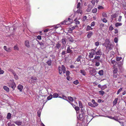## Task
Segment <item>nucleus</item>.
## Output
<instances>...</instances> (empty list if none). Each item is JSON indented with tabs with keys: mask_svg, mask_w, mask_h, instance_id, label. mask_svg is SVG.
Here are the masks:
<instances>
[{
	"mask_svg": "<svg viewBox=\"0 0 126 126\" xmlns=\"http://www.w3.org/2000/svg\"><path fill=\"white\" fill-rule=\"evenodd\" d=\"M72 21V20L70 18H68V19H66L63 22H61L62 24H65L68 25L71 24Z\"/></svg>",
	"mask_w": 126,
	"mask_h": 126,
	"instance_id": "f257e3e1",
	"label": "nucleus"
},
{
	"mask_svg": "<svg viewBox=\"0 0 126 126\" xmlns=\"http://www.w3.org/2000/svg\"><path fill=\"white\" fill-rule=\"evenodd\" d=\"M58 70L59 73L60 74H62V72H63V73H65V68L63 65H62L61 67L59 66Z\"/></svg>",
	"mask_w": 126,
	"mask_h": 126,
	"instance_id": "f03ea898",
	"label": "nucleus"
},
{
	"mask_svg": "<svg viewBox=\"0 0 126 126\" xmlns=\"http://www.w3.org/2000/svg\"><path fill=\"white\" fill-rule=\"evenodd\" d=\"M8 86L10 87H11L13 89L15 88L16 87V84L13 80H11L10 82L8 83Z\"/></svg>",
	"mask_w": 126,
	"mask_h": 126,
	"instance_id": "7ed1b4c3",
	"label": "nucleus"
},
{
	"mask_svg": "<svg viewBox=\"0 0 126 126\" xmlns=\"http://www.w3.org/2000/svg\"><path fill=\"white\" fill-rule=\"evenodd\" d=\"M96 48L91 49V52L89 53V56L90 58H92L94 57V55L96 54Z\"/></svg>",
	"mask_w": 126,
	"mask_h": 126,
	"instance_id": "20e7f679",
	"label": "nucleus"
},
{
	"mask_svg": "<svg viewBox=\"0 0 126 126\" xmlns=\"http://www.w3.org/2000/svg\"><path fill=\"white\" fill-rule=\"evenodd\" d=\"M67 46L68 47H67V49L66 50L67 53H71L73 52V51L72 50H71L73 48L71 46H70L69 45H68Z\"/></svg>",
	"mask_w": 126,
	"mask_h": 126,
	"instance_id": "39448f33",
	"label": "nucleus"
},
{
	"mask_svg": "<svg viewBox=\"0 0 126 126\" xmlns=\"http://www.w3.org/2000/svg\"><path fill=\"white\" fill-rule=\"evenodd\" d=\"M105 46L107 48H108L109 50H111L112 49L113 47V46L111 43H108L107 44V46L106 45H105Z\"/></svg>",
	"mask_w": 126,
	"mask_h": 126,
	"instance_id": "423d86ee",
	"label": "nucleus"
},
{
	"mask_svg": "<svg viewBox=\"0 0 126 126\" xmlns=\"http://www.w3.org/2000/svg\"><path fill=\"white\" fill-rule=\"evenodd\" d=\"M31 79H32V81L33 83H36L37 78L35 76H32L31 78Z\"/></svg>",
	"mask_w": 126,
	"mask_h": 126,
	"instance_id": "0eeeda50",
	"label": "nucleus"
},
{
	"mask_svg": "<svg viewBox=\"0 0 126 126\" xmlns=\"http://www.w3.org/2000/svg\"><path fill=\"white\" fill-rule=\"evenodd\" d=\"M117 121L118 122L121 124V125L122 126H126V125H125V124H126V122L124 123L123 122L120 121L118 120V121Z\"/></svg>",
	"mask_w": 126,
	"mask_h": 126,
	"instance_id": "6e6552de",
	"label": "nucleus"
},
{
	"mask_svg": "<svg viewBox=\"0 0 126 126\" xmlns=\"http://www.w3.org/2000/svg\"><path fill=\"white\" fill-rule=\"evenodd\" d=\"M92 8V6L91 5H89L88 6V7L87 9V11L88 12H89L90 11L91 9Z\"/></svg>",
	"mask_w": 126,
	"mask_h": 126,
	"instance_id": "1a4fd4ad",
	"label": "nucleus"
},
{
	"mask_svg": "<svg viewBox=\"0 0 126 126\" xmlns=\"http://www.w3.org/2000/svg\"><path fill=\"white\" fill-rule=\"evenodd\" d=\"M3 47L4 49L8 52H10L11 51V49L10 48H7L6 46H4Z\"/></svg>",
	"mask_w": 126,
	"mask_h": 126,
	"instance_id": "9d476101",
	"label": "nucleus"
},
{
	"mask_svg": "<svg viewBox=\"0 0 126 126\" xmlns=\"http://www.w3.org/2000/svg\"><path fill=\"white\" fill-rule=\"evenodd\" d=\"M61 45L59 43V42H57L56 44V47L58 49H59L61 47Z\"/></svg>",
	"mask_w": 126,
	"mask_h": 126,
	"instance_id": "9b49d317",
	"label": "nucleus"
},
{
	"mask_svg": "<svg viewBox=\"0 0 126 126\" xmlns=\"http://www.w3.org/2000/svg\"><path fill=\"white\" fill-rule=\"evenodd\" d=\"M46 63L49 66L51 65L52 64V61L51 60V59H50L48 60L46 62Z\"/></svg>",
	"mask_w": 126,
	"mask_h": 126,
	"instance_id": "f8f14e48",
	"label": "nucleus"
},
{
	"mask_svg": "<svg viewBox=\"0 0 126 126\" xmlns=\"http://www.w3.org/2000/svg\"><path fill=\"white\" fill-rule=\"evenodd\" d=\"M102 54V53L101 50H98L96 52V55L101 56Z\"/></svg>",
	"mask_w": 126,
	"mask_h": 126,
	"instance_id": "ddd939ff",
	"label": "nucleus"
},
{
	"mask_svg": "<svg viewBox=\"0 0 126 126\" xmlns=\"http://www.w3.org/2000/svg\"><path fill=\"white\" fill-rule=\"evenodd\" d=\"M23 87L22 85H21L19 84L17 88L20 91H21L23 89Z\"/></svg>",
	"mask_w": 126,
	"mask_h": 126,
	"instance_id": "4468645a",
	"label": "nucleus"
},
{
	"mask_svg": "<svg viewBox=\"0 0 126 126\" xmlns=\"http://www.w3.org/2000/svg\"><path fill=\"white\" fill-rule=\"evenodd\" d=\"M3 88L7 92H9V88L6 86H4L3 87Z\"/></svg>",
	"mask_w": 126,
	"mask_h": 126,
	"instance_id": "2eb2a0df",
	"label": "nucleus"
},
{
	"mask_svg": "<svg viewBox=\"0 0 126 126\" xmlns=\"http://www.w3.org/2000/svg\"><path fill=\"white\" fill-rule=\"evenodd\" d=\"M81 113L79 115V117L80 118H82L83 117V115L84 114V112L83 111V110H81Z\"/></svg>",
	"mask_w": 126,
	"mask_h": 126,
	"instance_id": "dca6fc26",
	"label": "nucleus"
},
{
	"mask_svg": "<svg viewBox=\"0 0 126 126\" xmlns=\"http://www.w3.org/2000/svg\"><path fill=\"white\" fill-rule=\"evenodd\" d=\"M25 45L27 47H29L30 46L29 42L28 40H26L25 41Z\"/></svg>",
	"mask_w": 126,
	"mask_h": 126,
	"instance_id": "f3484780",
	"label": "nucleus"
},
{
	"mask_svg": "<svg viewBox=\"0 0 126 126\" xmlns=\"http://www.w3.org/2000/svg\"><path fill=\"white\" fill-rule=\"evenodd\" d=\"M110 41L109 39H107L105 40V43L103 44V45L104 46L105 45H106V44H108V43H110Z\"/></svg>",
	"mask_w": 126,
	"mask_h": 126,
	"instance_id": "a211bd4d",
	"label": "nucleus"
},
{
	"mask_svg": "<svg viewBox=\"0 0 126 126\" xmlns=\"http://www.w3.org/2000/svg\"><path fill=\"white\" fill-rule=\"evenodd\" d=\"M62 42L63 45L65 46L66 43V39L65 38H63L62 39Z\"/></svg>",
	"mask_w": 126,
	"mask_h": 126,
	"instance_id": "6ab92c4d",
	"label": "nucleus"
},
{
	"mask_svg": "<svg viewBox=\"0 0 126 126\" xmlns=\"http://www.w3.org/2000/svg\"><path fill=\"white\" fill-rule=\"evenodd\" d=\"M116 17V15L115 14H114L111 15V19H110L111 22H112V20H113L114 18H115Z\"/></svg>",
	"mask_w": 126,
	"mask_h": 126,
	"instance_id": "aec40b11",
	"label": "nucleus"
},
{
	"mask_svg": "<svg viewBox=\"0 0 126 126\" xmlns=\"http://www.w3.org/2000/svg\"><path fill=\"white\" fill-rule=\"evenodd\" d=\"M118 100L117 98H116L113 101V106L115 105L117 103V102Z\"/></svg>",
	"mask_w": 126,
	"mask_h": 126,
	"instance_id": "412c9836",
	"label": "nucleus"
},
{
	"mask_svg": "<svg viewBox=\"0 0 126 126\" xmlns=\"http://www.w3.org/2000/svg\"><path fill=\"white\" fill-rule=\"evenodd\" d=\"M98 1V0H92L91 1V2L93 5H94L95 4V2L97 3Z\"/></svg>",
	"mask_w": 126,
	"mask_h": 126,
	"instance_id": "4be33fe9",
	"label": "nucleus"
},
{
	"mask_svg": "<svg viewBox=\"0 0 126 126\" xmlns=\"http://www.w3.org/2000/svg\"><path fill=\"white\" fill-rule=\"evenodd\" d=\"M122 24L121 23L117 22L115 24V26L116 27H118L119 26L122 25Z\"/></svg>",
	"mask_w": 126,
	"mask_h": 126,
	"instance_id": "5701e85b",
	"label": "nucleus"
},
{
	"mask_svg": "<svg viewBox=\"0 0 126 126\" xmlns=\"http://www.w3.org/2000/svg\"><path fill=\"white\" fill-rule=\"evenodd\" d=\"M98 74L100 76H102L103 75V70H100L98 73Z\"/></svg>",
	"mask_w": 126,
	"mask_h": 126,
	"instance_id": "b1692460",
	"label": "nucleus"
},
{
	"mask_svg": "<svg viewBox=\"0 0 126 126\" xmlns=\"http://www.w3.org/2000/svg\"><path fill=\"white\" fill-rule=\"evenodd\" d=\"M82 58L81 56V55H79L78 56L77 58L76 59V61L77 62H79L80 61V60Z\"/></svg>",
	"mask_w": 126,
	"mask_h": 126,
	"instance_id": "393cba45",
	"label": "nucleus"
},
{
	"mask_svg": "<svg viewBox=\"0 0 126 126\" xmlns=\"http://www.w3.org/2000/svg\"><path fill=\"white\" fill-rule=\"evenodd\" d=\"M11 116V114L10 113H8L7 116V118L8 119H10Z\"/></svg>",
	"mask_w": 126,
	"mask_h": 126,
	"instance_id": "a878e982",
	"label": "nucleus"
},
{
	"mask_svg": "<svg viewBox=\"0 0 126 126\" xmlns=\"http://www.w3.org/2000/svg\"><path fill=\"white\" fill-rule=\"evenodd\" d=\"M14 123L16 124L19 126L21 125L22 124V122L21 121H16Z\"/></svg>",
	"mask_w": 126,
	"mask_h": 126,
	"instance_id": "bb28decb",
	"label": "nucleus"
},
{
	"mask_svg": "<svg viewBox=\"0 0 126 126\" xmlns=\"http://www.w3.org/2000/svg\"><path fill=\"white\" fill-rule=\"evenodd\" d=\"M79 107L81 108H83V106L82 105V104L80 101H79Z\"/></svg>",
	"mask_w": 126,
	"mask_h": 126,
	"instance_id": "cd10ccee",
	"label": "nucleus"
},
{
	"mask_svg": "<svg viewBox=\"0 0 126 126\" xmlns=\"http://www.w3.org/2000/svg\"><path fill=\"white\" fill-rule=\"evenodd\" d=\"M93 34V33L92 32L89 33L87 35V37L88 38H90Z\"/></svg>",
	"mask_w": 126,
	"mask_h": 126,
	"instance_id": "c85d7f7f",
	"label": "nucleus"
},
{
	"mask_svg": "<svg viewBox=\"0 0 126 126\" xmlns=\"http://www.w3.org/2000/svg\"><path fill=\"white\" fill-rule=\"evenodd\" d=\"M68 98L70 101L71 102H73L74 101V99L71 96H68Z\"/></svg>",
	"mask_w": 126,
	"mask_h": 126,
	"instance_id": "c756f323",
	"label": "nucleus"
},
{
	"mask_svg": "<svg viewBox=\"0 0 126 126\" xmlns=\"http://www.w3.org/2000/svg\"><path fill=\"white\" fill-rule=\"evenodd\" d=\"M80 73L83 75L85 76L86 75V72L84 70H81Z\"/></svg>",
	"mask_w": 126,
	"mask_h": 126,
	"instance_id": "7c9ffc66",
	"label": "nucleus"
},
{
	"mask_svg": "<svg viewBox=\"0 0 126 126\" xmlns=\"http://www.w3.org/2000/svg\"><path fill=\"white\" fill-rule=\"evenodd\" d=\"M92 28L91 27V26H89L88 25L87 26L86 30L87 31H88L90 30H92Z\"/></svg>",
	"mask_w": 126,
	"mask_h": 126,
	"instance_id": "2f4dec72",
	"label": "nucleus"
},
{
	"mask_svg": "<svg viewBox=\"0 0 126 126\" xmlns=\"http://www.w3.org/2000/svg\"><path fill=\"white\" fill-rule=\"evenodd\" d=\"M111 119H113L115 120L116 121H118V117L117 116H115L114 117H111Z\"/></svg>",
	"mask_w": 126,
	"mask_h": 126,
	"instance_id": "473e14b6",
	"label": "nucleus"
},
{
	"mask_svg": "<svg viewBox=\"0 0 126 126\" xmlns=\"http://www.w3.org/2000/svg\"><path fill=\"white\" fill-rule=\"evenodd\" d=\"M52 94H50L49 96L47 97V100H48L51 99L52 98Z\"/></svg>",
	"mask_w": 126,
	"mask_h": 126,
	"instance_id": "72a5a7b5",
	"label": "nucleus"
},
{
	"mask_svg": "<svg viewBox=\"0 0 126 126\" xmlns=\"http://www.w3.org/2000/svg\"><path fill=\"white\" fill-rule=\"evenodd\" d=\"M52 96L53 98H57L58 97L59 95L58 94L54 93L53 94Z\"/></svg>",
	"mask_w": 126,
	"mask_h": 126,
	"instance_id": "f704fd0d",
	"label": "nucleus"
},
{
	"mask_svg": "<svg viewBox=\"0 0 126 126\" xmlns=\"http://www.w3.org/2000/svg\"><path fill=\"white\" fill-rule=\"evenodd\" d=\"M107 88V86L106 85H104L102 86L101 87V89L102 90H104Z\"/></svg>",
	"mask_w": 126,
	"mask_h": 126,
	"instance_id": "c9c22d12",
	"label": "nucleus"
},
{
	"mask_svg": "<svg viewBox=\"0 0 126 126\" xmlns=\"http://www.w3.org/2000/svg\"><path fill=\"white\" fill-rule=\"evenodd\" d=\"M77 12L78 13H80L81 14H82V11L80 9L78 10L77 11Z\"/></svg>",
	"mask_w": 126,
	"mask_h": 126,
	"instance_id": "e433bc0d",
	"label": "nucleus"
},
{
	"mask_svg": "<svg viewBox=\"0 0 126 126\" xmlns=\"http://www.w3.org/2000/svg\"><path fill=\"white\" fill-rule=\"evenodd\" d=\"M73 83L77 85L79 83V82L78 80H76L74 81Z\"/></svg>",
	"mask_w": 126,
	"mask_h": 126,
	"instance_id": "4c0bfd02",
	"label": "nucleus"
},
{
	"mask_svg": "<svg viewBox=\"0 0 126 126\" xmlns=\"http://www.w3.org/2000/svg\"><path fill=\"white\" fill-rule=\"evenodd\" d=\"M122 89L123 88H121L119 89L117 92V95L119 94V93L122 90Z\"/></svg>",
	"mask_w": 126,
	"mask_h": 126,
	"instance_id": "58836bf2",
	"label": "nucleus"
},
{
	"mask_svg": "<svg viewBox=\"0 0 126 126\" xmlns=\"http://www.w3.org/2000/svg\"><path fill=\"white\" fill-rule=\"evenodd\" d=\"M99 92L100 94L102 95H103L104 94V92L102 91H100Z\"/></svg>",
	"mask_w": 126,
	"mask_h": 126,
	"instance_id": "ea45409f",
	"label": "nucleus"
},
{
	"mask_svg": "<svg viewBox=\"0 0 126 126\" xmlns=\"http://www.w3.org/2000/svg\"><path fill=\"white\" fill-rule=\"evenodd\" d=\"M103 16L104 17H107V15L106 13L105 12H103L102 14Z\"/></svg>",
	"mask_w": 126,
	"mask_h": 126,
	"instance_id": "a19ab883",
	"label": "nucleus"
},
{
	"mask_svg": "<svg viewBox=\"0 0 126 126\" xmlns=\"http://www.w3.org/2000/svg\"><path fill=\"white\" fill-rule=\"evenodd\" d=\"M41 111V110H38L37 111L38 116L39 117H40V116Z\"/></svg>",
	"mask_w": 126,
	"mask_h": 126,
	"instance_id": "79ce46f5",
	"label": "nucleus"
},
{
	"mask_svg": "<svg viewBox=\"0 0 126 126\" xmlns=\"http://www.w3.org/2000/svg\"><path fill=\"white\" fill-rule=\"evenodd\" d=\"M7 125L8 126H16L14 124H12L10 122L8 123Z\"/></svg>",
	"mask_w": 126,
	"mask_h": 126,
	"instance_id": "37998d69",
	"label": "nucleus"
},
{
	"mask_svg": "<svg viewBox=\"0 0 126 126\" xmlns=\"http://www.w3.org/2000/svg\"><path fill=\"white\" fill-rule=\"evenodd\" d=\"M93 105L94 106V108L97 106L98 105V104L97 103L95 102L94 103H93Z\"/></svg>",
	"mask_w": 126,
	"mask_h": 126,
	"instance_id": "c03bdc74",
	"label": "nucleus"
},
{
	"mask_svg": "<svg viewBox=\"0 0 126 126\" xmlns=\"http://www.w3.org/2000/svg\"><path fill=\"white\" fill-rule=\"evenodd\" d=\"M122 17V16H119L118 20L119 22H120L121 21Z\"/></svg>",
	"mask_w": 126,
	"mask_h": 126,
	"instance_id": "a18cd8bd",
	"label": "nucleus"
},
{
	"mask_svg": "<svg viewBox=\"0 0 126 126\" xmlns=\"http://www.w3.org/2000/svg\"><path fill=\"white\" fill-rule=\"evenodd\" d=\"M104 27V24L101 23L100 24V27L101 29Z\"/></svg>",
	"mask_w": 126,
	"mask_h": 126,
	"instance_id": "49530a36",
	"label": "nucleus"
},
{
	"mask_svg": "<svg viewBox=\"0 0 126 126\" xmlns=\"http://www.w3.org/2000/svg\"><path fill=\"white\" fill-rule=\"evenodd\" d=\"M97 11V9L96 8H95L93 9L92 10V12L94 13H96Z\"/></svg>",
	"mask_w": 126,
	"mask_h": 126,
	"instance_id": "de8ad7c7",
	"label": "nucleus"
},
{
	"mask_svg": "<svg viewBox=\"0 0 126 126\" xmlns=\"http://www.w3.org/2000/svg\"><path fill=\"white\" fill-rule=\"evenodd\" d=\"M74 108L76 111H79V108L78 106H75Z\"/></svg>",
	"mask_w": 126,
	"mask_h": 126,
	"instance_id": "09e8293b",
	"label": "nucleus"
},
{
	"mask_svg": "<svg viewBox=\"0 0 126 126\" xmlns=\"http://www.w3.org/2000/svg\"><path fill=\"white\" fill-rule=\"evenodd\" d=\"M88 105L89 106L94 108V106L93 105V104H92L90 102H89L88 103Z\"/></svg>",
	"mask_w": 126,
	"mask_h": 126,
	"instance_id": "8fccbe9b",
	"label": "nucleus"
},
{
	"mask_svg": "<svg viewBox=\"0 0 126 126\" xmlns=\"http://www.w3.org/2000/svg\"><path fill=\"white\" fill-rule=\"evenodd\" d=\"M122 59V58L121 57H117L116 60L117 61H119L120 60H121Z\"/></svg>",
	"mask_w": 126,
	"mask_h": 126,
	"instance_id": "3c124183",
	"label": "nucleus"
},
{
	"mask_svg": "<svg viewBox=\"0 0 126 126\" xmlns=\"http://www.w3.org/2000/svg\"><path fill=\"white\" fill-rule=\"evenodd\" d=\"M102 21L103 22L105 23H106L107 22V20L105 18L102 19Z\"/></svg>",
	"mask_w": 126,
	"mask_h": 126,
	"instance_id": "603ef678",
	"label": "nucleus"
},
{
	"mask_svg": "<svg viewBox=\"0 0 126 126\" xmlns=\"http://www.w3.org/2000/svg\"><path fill=\"white\" fill-rule=\"evenodd\" d=\"M113 29V27L112 26V25L110 26L109 27V30L110 31L112 30Z\"/></svg>",
	"mask_w": 126,
	"mask_h": 126,
	"instance_id": "864d4df0",
	"label": "nucleus"
},
{
	"mask_svg": "<svg viewBox=\"0 0 126 126\" xmlns=\"http://www.w3.org/2000/svg\"><path fill=\"white\" fill-rule=\"evenodd\" d=\"M75 28V27H73L71 28H70L69 30L70 31H72L73 30H74Z\"/></svg>",
	"mask_w": 126,
	"mask_h": 126,
	"instance_id": "5fc2aeb1",
	"label": "nucleus"
},
{
	"mask_svg": "<svg viewBox=\"0 0 126 126\" xmlns=\"http://www.w3.org/2000/svg\"><path fill=\"white\" fill-rule=\"evenodd\" d=\"M14 47V50H18V48L17 46L16 45Z\"/></svg>",
	"mask_w": 126,
	"mask_h": 126,
	"instance_id": "6e6d98bb",
	"label": "nucleus"
},
{
	"mask_svg": "<svg viewBox=\"0 0 126 126\" xmlns=\"http://www.w3.org/2000/svg\"><path fill=\"white\" fill-rule=\"evenodd\" d=\"M100 56H95L94 57V59L98 60L100 59Z\"/></svg>",
	"mask_w": 126,
	"mask_h": 126,
	"instance_id": "4d7b16f0",
	"label": "nucleus"
},
{
	"mask_svg": "<svg viewBox=\"0 0 126 126\" xmlns=\"http://www.w3.org/2000/svg\"><path fill=\"white\" fill-rule=\"evenodd\" d=\"M118 41V38L117 37H115L114 38V41L115 43H117Z\"/></svg>",
	"mask_w": 126,
	"mask_h": 126,
	"instance_id": "13d9d810",
	"label": "nucleus"
},
{
	"mask_svg": "<svg viewBox=\"0 0 126 126\" xmlns=\"http://www.w3.org/2000/svg\"><path fill=\"white\" fill-rule=\"evenodd\" d=\"M99 43L98 41H97L95 43V45L97 46H98L99 45Z\"/></svg>",
	"mask_w": 126,
	"mask_h": 126,
	"instance_id": "bf43d9fd",
	"label": "nucleus"
},
{
	"mask_svg": "<svg viewBox=\"0 0 126 126\" xmlns=\"http://www.w3.org/2000/svg\"><path fill=\"white\" fill-rule=\"evenodd\" d=\"M67 53V52H66L65 51H62L61 54L62 55H64Z\"/></svg>",
	"mask_w": 126,
	"mask_h": 126,
	"instance_id": "052dcab7",
	"label": "nucleus"
},
{
	"mask_svg": "<svg viewBox=\"0 0 126 126\" xmlns=\"http://www.w3.org/2000/svg\"><path fill=\"white\" fill-rule=\"evenodd\" d=\"M80 5V2H79L78 3L77 5V8L78 9L79 8Z\"/></svg>",
	"mask_w": 126,
	"mask_h": 126,
	"instance_id": "680f3d73",
	"label": "nucleus"
},
{
	"mask_svg": "<svg viewBox=\"0 0 126 126\" xmlns=\"http://www.w3.org/2000/svg\"><path fill=\"white\" fill-rule=\"evenodd\" d=\"M113 77L115 78H117V75L116 73H114L113 75Z\"/></svg>",
	"mask_w": 126,
	"mask_h": 126,
	"instance_id": "e2e57ef3",
	"label": "nucleus"
},
{
	"mask_svg": "<svg viewBox=\"0 0 126 126\" xmlns=\"http://www.w3.org/2000/svg\"><path fill=\"white\" fill-rule=\"evenodd\" d=\"M70 73V72L68 70L66 71V74L67 76H68L69 75Z\"/></svg>",
	"mask_w": 126,
	"mask_h": 126,
	"instance_id": "0e129e2a",
	"label": "nucleus"
},
{
	"mask_svg": "<svg viewBox=\"0 0 126 126\" xmlns=\"http://www.w3.org/2000/svg\"><path fill=\"white\" fill-rule=\"evenodd\" d=\"M117 69H115L113 71V73H116L117 72Z\"/></svg>",
	"mask_w": 126,
	"mask_h": 126,
	"instance_id": "69168bd1",
	"label": "nucleus"
},
{
	"mask_svg": "<svg viewBox=\"0 0 126 126\" xmlns=\"http://www.w3.org/2000/svg\"><path fill=\"white\" fill-rule=\"evenodd\" d=\"M12 72L14 76L16 75L15 72L13 70H12Z\"/></svg>",
	"mask_w": 126,
	"mask_h": 126,
	"instance_id": "338daca9",
	"label": "nucleus"
},
{
	"mask_svg": "<svg viewBox=\"0 0 126 126\" xmlns=\"http://www.w3.org/2000/svg\"><path fill=\"white\" fill-rule=\"evenodd\" d=\"M37 38L39 40H41V37L40 35H38L37 36Z\"/></svg>",
	"mask_w": 126,
	"mask_h": 126,
	"instance_id": "774afa93",
	"label": "nucleus"
}]
</instances>
